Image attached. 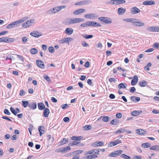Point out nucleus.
I'll list each match as a JSON object with an SVG mask.
<instances>
[{"mask_svg": "<svg viewBox=\"0 0 159 159\" xmlns=\"http://www.w3.org/2000/svg\"><path fill=\"white\" fill-rule=\"evenodd\" d=\"M84 21V20L83 18H69L66 23L68 25H70L82 22Z\"/></svg>", "mask_w": 159, "mask_h": 159, "instance_id": "f257e3e1", "label": "nucleus"}, {"mask_svg": "<svg viewBox=\"0 0 159 159\" xmlns=\"http://www.w3.org/2000/svg\"><path fill=\"white\" fill-rule=\"evenodd\" d=\"M25 20L22 19L20 20H18L8 24L7 25L6 28L8 29H10L12 28H15L19 26V24L21 22H23Z\"/></svg>", "mask_w": 159, "mask_h": 159, "instance_id": "f03ea898", "label": "nucleus"}, {"mask_svg": "<svg viewBox=\"0 0 159 159\" xmlns=\"http://www.w3.org/2000/svg\"><path fill=\"white\" fill-rule=\"evenodd\" d=\"M98 20L105 24H110L112 22V20L110 18L107 17H101L98 18Z\"/></svg>", "mask_w": 159, "mask_h": 159, "instance_id": "7ed1b4c3", "label": "nucleus"}, {"mask_svg": "<svg viewBox=\"0 0 159 159\" xmlns=\"http://www.w3.org/2000/svg\"><path fill=\"white\" fill-rule=\"evenodd\" d=\"M84 17L87 19H93L97 18L98 16L95 13H90L85 14L84 15Z\"/></svg>", "mask_w": 159, "mask_h": 159, "instance_id": "20e7f679", "label": "nucleus"}, {"mask_svg": "<svg viewBox=\"0 0 159 159\" xmlns=\"http://www.w3.org/2000/svg\"><path fill=\"white\" fill-rule=\"evenodd\" d=\"M123 152L122 150H119L115 151L109 155V157H116L120 155Z\"/></svg>", "mask_w": 159, "mask_h": 159, "instance_id": "39448f33", "label": "nucleus"}, {"mask_svg": "<svg viewBox=\"0 0 159 159\" xmlns=\"http://www.w3.org/2000/svg\"><path fill=\"white\" fill-rule=\"evenodd\" d=\"M34 19L29 20L23 24L22 27L25 28L29 27L31 25L32 23L34 22Z\"/></svg>", "mask_w": 159, "mask_h": 159, "instance_id": "423d86ee", "label": "nucleus"}, {"mask_svg": "<svg viewBox=\"0 0 159 159\" xmlns=\"http://www.w3.org/2000/svg\"><path fill=\"white\" fill-rule=\"evenodd\" d=\"M73 40V39L67 37L63 38L62 39L60 40V43H67L69 44V42H71Z\"/></svg>", "mask_w": 159, "mask_h": 159, "instance_id": "0eeeda50", "label": "nucleus"}, {"mask_svg": "<svg viewBox=\"0 0 159 159\" xmlns=\"http://www.w3.org/2000/svg\"><path fill=\"white\" fill-rule=\"evenodd\" d=\"M140 9L136 7H134L130 9L131 13L133 14H136L140 12Z\"/></svg>", "mask_w": 159, "mask_h": 159, "instance_id": "6e6552de", "label": "nucleus"}, {"mask_svg": "<svg viewBox=\"0 0 159 159\" xmlns=\"http://www.w3.org/2000/svg\"><path fill=\"white\" fill-rule=\"evenodd\" d=\"M139 20L137 19H135L134 23V25L136 26H142L144 25V24L143 23L140 22Z\"/></svg>", "mask_w": 159, "mask_h": 159, "instance_id": "1a4fd4ad", "label": "nucleus"}, {"mask_svg": "<svg viewBox=\"0 0 159 159\" xmlns=\"http://www.w3.org/2000/svg\"><path fill=\"white\" fill-rule=\"evenodd\" d=\"M85 10L84 9L80 8L75 11L73 13L74 15H78L84 12Z\"/></svg>", "mask_w": 159, "mask_h": 159, "instance_id": "9d476101", "label": "nucleus"}, {"mask_svg": "<svg viewBox=\"0 0 159 159\" xmlns=\"http://www.w3.org/2000/svg\"><path fill=\"white\" fill-rule=\"evenodd\" d=\"M73 30L71 28H67L65 31V33L67 34L70 35L73 33Z\"/></svg>", "mask_w": 159, "mask_h": 159, "instance_id": "9b49d317", "label": "nucleus"}, {"mask_svg": "<svg viewBox=\"0 0 159 159\" xmlns=\"http://www.w3.org/2000/svg\"><path fill=\"white\" fill-rule=\"evenodd\" d=\"M155 2L152 1H146L143 2V4L144 5H152L155 4Z\"/></svg>", "mask_w": 159, "mask_h": 159, "instance_id": "f8f14e48", "label": "nucleus"}, {"mask_svg": "<svg viewBox=\"0 0 159 159\" xmlns=\"http://www.w3.org/2000/svg\"><path fill=\"white\" fill-rule=\"evenodd\" d=\"M89 1H84L77 2L75 4V5L79 6L85 5L89 4Z\"/></svg>", "mask_w": 159, "mask_h": 159, "instance_id": "ddd939ff", "label": "nucleus"}, {"mask_svg": "<svg viewBox=\"0 0 159 159\" xmlns=\"http://www.w3.org/2000/svg\"><path fill=\"white\" fill-rule=\"evenodd\" d=\"M126 9L122 7L119 8L118 10V13L119 15H122L124 14L125 12Z\"/></svg>", "mask_w": 159, "mask_h": 159, "instance_id": "4468645a", "label": "nucleus"}, {"mask_svg": "<svg viewBox=\"0 0 159 159\" xmlns=\"http://www.w3.org/2000/svg\"><path fill=\"white\" fill-rule=\"evenodd\" d=\"M29 107L32 110H34L37 108V104L34 102L29 103Z\"/></svg>", "mask_w": 159, "mask_h": 159, "instance_id": "2eb2a0df", "label": "nucleus"}, {"mask_svg": "<svg viewBox=\"0 0 159 159\" xmlns=\"http://www.w3.org/2000/svg\"><path fill=\"white\" fill-rule=\"evenodd\" d=\"M136 133L139 134L143 135L146 133V131L143 129H136L135 130Z\"/></svg>", "mask_w": 159, "mask_h": 159, "instance_id": "dca6fc26", "label": "nucleus"}, {"mask_svg": "<svg viewBox=\"0 0 159 159\" xmlns=\"http://www.w3.org/2000/svg\"><path fill=\"white\" fill-rule=\"evenodd\" d=\"M50 111L48 108H46L43 111V115L45 117L48 116L49 114V113Z\"/></svg>", "mask_w": 159, "mask_h": 159, "instance_id": "f3484780", "label": "nucleus"}, {"mask_svg": "<svg viewBox=\"0 0 159 159\" xmlns=\"http://www.w3.org/2000/svg\"><path fill=\"white\" fill-rule=\"evenodd\" d=\"M48 143L50 145L53 143V141L54 140V138L53 137H51L50 135L48 136Z\"/></svg>", "mask_w": 159, "mask_h": 159, "instance_id": "a211bd4d", "label": "nucleus"}, {"mask_svg": "<svg viewBox=\"0 0 159 159\" xmlns=\"http://www.w3.org/2000/svg\"><path fill=\"white\" fill-rule=\"evenodd\" d=\"M131 100L134 102H137L140 100V98L136 96H131L130 97Z\"/></svg>", "mask_w": 159, "mask_h": 159, "instance_id": "6ab92c4d", "label": "nucleus"}, {"mask_svg": "<svg viewBox=\"0 0 159 159\" xmlns=\"http://www.w3.org/2000/svg\"><path fill=\"white\" fill-rule=\"evenodd\" d=\"M7 38L6 39V40H5V43H13L15 41V39L13 38H10L9 37H7Z\"/></svg>", "mask_w": 159, "mask_h": 159, "instance_id": "aec40b11", "label": "nucleus"}, {"mask_svg": "<svg viewBox=\"0 0 159 159\" xmlns=\"http://www.w3.org/2000/svg\"><path fill=\"white\" fill-rule=\"evenodd\" d=\"M103 143L102 142L100 141L94 143H93L92 144V146H100L103 145Z\"/></svg>", "mask_w": 159, "mask_h": 159, "instance_id": "412c9836", "label": "nucleus"}, {"mask_svg": "<svg viewBox=\"0 0 159 159\" xmlns=\"http://www.w3.org/2000/svg\"><path fill=\"white\" fill-rule=\"evenodd\" d=\"M30 34L31 36L36 38H38L40 36V34L39 33L37 32H35L34 31L31 33Z\"/></svg>", "mask_w": 159, "mask_h": 159, "instance_id": "4be33fe9", "label": "nucleus"}, {"mask_svg": "<svg viewBox=\"0 0 159 159\" xmlns=\"http://www.w3.org/2000/svg\"><path fill=\"white\" fill-rule=\"evenodd\" d=\"M147 82L144 80H143L139 83V85L141 87H145L147 84Z\"/></svg>", "mask_w": 159, "mask_h": 159, "instance_id": "5701e85b", "label": "nucleus"}, {"mask_svg": "<svg viewBox=\"0 0 159 159\" xmlns=\"http://www.w3.org/2000/svg\"><path fill=\"white\" fill-rule=\"evenodd\" d=\"M140 112L138 111H133L131 113L132 116H136L140 114Z\"/></svg>", "mask_w": 159, "mask_h": 159, "instance_id": "b1692460", "label": "nucleus"}, {"mask_svg": "<svg viewBox=\"0 0 159 159\" xmlns=\"http://www.w3.org/2000/svg\"><path fill=\"white\" fill-rule=\"evenodd\" d=\"M126 132V129L124 128H121L120 129L116 131L115 132V134H118L119 133H124Z\"/></svg>", "mask_w": 159, "mask_h": 159, "instance_id": "393cba45", "label": "nucleus"}, {"mask_svg": "<svg viewBox=\"0 0 159 159\" xmlns=\"http://www.w3.org/2000/svg\"><path fill=\"white\" fill-rule=\"evenodd\" d=\"M150 149L151 150H155L156 151H159V146L158 145H154L150 147Z\"/></svg>", "mask_w": 159, "mask_h": 159, "instance_id": "a878e982", "label": "nucleus"}, {"mask_svg": "<svg viewBox=\"0 0 159 159\" xmlns=\"http://www.w3.org/2000/svg\"><path fill=\"white\" fill-rule=\"evenodd\" d=\"M22 104L24 107L26 108L28 106H29V102L28 101H22Z\"/></svg>", "mask_w": 159, "mask_h": 159, "instance_id": "bb28decb", "label": "nucleus"}, {"mask_svg": "<svg viewBox=\"0 0 159 159\" xmlns=\"http://www.w3.org/2000/svg\"><path fill=\"white\" fill-rule=\"evenodd\" d=\"M91 26L93 27L101 26V25L98 22L94 21H91Z\"/></svg>", "mask_w": 159, "mask_h": 159, "instance_id": "cd10ccee", "label": "nucleus"}, {"mask_svg": "<svg viewBox=\"0 0 159 159\" xmlns=\"http://www.w3.org/2000/svg\"><path fill=\"white\" fill-rule=\"evenodd\" d=\"M30 53L33 54H35L38 52V50L35 48H31L30 51Z\"/></svg>", "mask_w": 159, "mask_h": 159, "instance_id": "c85d7f7f", "label": "nucleus"}, {"mask_svg": "<svg viewBox=\"0 0 159 159\" xmlns=\"http://www.w3.org/2000/svg\"><path fill=\"white\" fill-rule=\"evenodd\" d=\"M82 37L86 39H89L92 38L93 37V36L92 35H88L87 34H84L82 35Z\"/></svg>", "mask_w": 159, "mask_h": 159, "instance_id": "c756f323", "label": "nucleus"}, {"mask_svg": "<svg viewBox=\"0 0 159 159\" xmlns=\"http://www.w3.org/2000/svg\"><path fill=\"white\" fill-rule=\"evenodd\" d=\"M70 150V148L69 146H67L66 147L63 148L61 150V152H65L67 151V150Z\"/></svg>", "mask_w": 159, "mask_h": 159, "instance_id": "7c9ffc66", "label": "nucleus"}, {"mask_svg": "<svg viewBox=\"0 0 159 159\" xmlns=\"http://www.w3.org/2000/svg\"><path fill=\"white\" fill-rule=\"evenodd\" d=\"M82 138H83V137L81 136H79V137L72 136L71 137V139L72 140H80Z\"/></svg>", "mask_w": 159, "mask_h": 159, "instance_id": "2f4dec72", "label": "nucleus"}, {"mask_svg": "<svg viewBox=\"0 0 159 159\" xmlns=\"http://www.w3.org/2000/svg\"><path fill=\"white\" fill-rule=\"evenodd\" d=\"M117 1L118 0H111L110 1L107 2V3L112 5H117Z\"/></svg>", "mask_w": 159, "mask_h": 159, "instance_id": "473e14b6", "label": "nucleus"}, {"mask_svg": "<svg viewBox=\"0 0 159 159\" xmlns=\"http://www.w3.org/2000/svg\"><path fill=\"white\" fill-rule=\"evenodd\" d=\"M141 146L144 148H146L149 147L150 146V144L148 143H143L142 144Z\"/></svg>", "mask_w": 159, "mask_h": 159, "instance_id": "72a5a7b5", "label": "nucleus"}, {"mask_svg": "<svg viewBox=\"0 0 159 159\" xmlns=\"http://www.w3.org/2000/svg\"><path fill=\"white\" fill-rule=\"evenodd\" d=\"M123 20L127 22H130L131 23H134V20H135V19H123Z\"/></svg>", "mask_w": 159, "mask_h": 159, "instance_id": "f704fd0d", "label": "nucleus"}, {"mask_svg": "<svg viewBox=\"0 0 159 159\" xmlns=\"http://www.w3.org/2000/svg\"><path fill=\"white\" fill-rule=\"evenodd\" d=\"M45 131V129L43 126H40V136L44 133Z\"/></svg>", "mask_w": 159, "mask_h": 159, "instance_id": "c9c22d12", "label": "nucleus"}, {"mask_svg": "<svg viewBox=\"0 0 159 159\" xmlns=\"http://www.w3.org/2000/svg\"><path fill=\"white\" fill-rule=\"evenodd\" d=\"M92 128L91 125H86L83 127V129L84 130H88Z\"/></svg>", "mask_w": 159, "mask_h": 159, "instance_id": "e433bc0d", "label": "nucleus"}, {"mask_svg": "<svg viewBox=\"0 0 159 159\" xmlns=\"http://www.w3.org/2000/svg\"><path fill=\"white\" fill-rule=\"evenodd\" d=\"M118 123V120L116 119L113 120L110 122L111 124L113 125H116Z\"/></svg>", "mask_w": 159, "mask_h": 159, "instance_id": "4c0bfd02", "label": "nucleus"}, {"mask_svg": "<svg viewBox=\"0 0 159 159\" xmlns=\"http://www.w3.org/2000/svg\"><path fill=\"white\" fill-rule=\"evenodd\" d=\"M43 77L44 79L46 80L48 82H51V80L49 77L46 75H43Z\"/></svg>", "mask_w": 159, "mask_h": 159, "instance_id": "58836bf2", "label": "nucleus"}, {"mask_svg": "<svg viewBox=\"0 0 159 159\" xmlns=\"http://www.w3.org/2000/svg\"><path fill=\"white\" fill-rule=\"evenodd\" d=\"M68 142V139L66 138H63L61 141L60 145H63L66 143Z\"/></svg>", "mask_w": 159, "mask_h": 159, "instance_id": "ea45409f", "label": "nucleus"}, {"mask_svg": "<svg viewBox=\"0 0 159 159\" xmlns=\"http://www.w3.org/2000/svg\"><path fill=\"white\" fill-rule=\"evenodd\" d=\"M118 87L119 89H125L126 88V87L125 86V84L123 83H121L119 84L118 85Z\"/></svg>", "mask_w": 159, "mask_h": 159, "instance_id": "a19ab883", "label": "nucleus"}, {"mask_svg": "<svg viewBox=\"0 0 159 159\" xmlns=\"http://www.w3.org/2000/svg\"><path fill=\"white\" fill-rule=\"evenodd\" d=\"M120 157L125 159H129L130 158V157L129 156L126 155L124 154H121L120 156Z\"/></svg>", "mask_w": 159, "mask_h": 159, "instance_id": "79ce46f5", "label": "nucleus"}, {"mask_svg": "<svg viewBox=\"0 0 159 159\" xmlns=\"http://www.w3.org/2000/svg\"><path fill=\"white\" fill-rule=\"evenodd\" d=\"M83 151L82 150H77L74 151V152L72 153V154L74 155H75L77 154H79L83 152Z\"/></svg>", "mask_w": 159, "mask_h": 159, "instance_id": "37998d69", "label": "nucleus"}, {"mask_svg": "<svg viewBox=\"0 0 159 159\" xmlns=\"http://www.w3.org/2000/svg\"><path fill=\"white\" fill-rule=\"evenodd\" d=\"M81 44L82 46L84 47H87L89 46V45L85 41H82L81 42Z\"/></svg>", "mask_w": 159, "mask_h": 159, "instance_id": "c03bdc74", "label": "nucleus"}, {"mask_svg": "<svg viewBox=\"0 0 159 159\" xmlns=\"http://www.w3.org/2000/svg\"><path fill=\"white\" fill-rule=\"evenodd\" d=\"M10 111H11V112L15 116L17 115V112H16V111L15 109L12 107H11L10 108Z\"/></svg>", "mask_w": 159, "mask_h": 159, "instance_id": "a18cd8bd", "label": "nucleus"}, {"mask_svg": "<svg viewBox=\"0 0 159 159\" xmlns=\"http://www.w3.org/2000/svg\"><path fill=\"white\" fill-rule=\"evenodd\" d=\"M98 157L97 155H90L87 156L88 159L95 158Z\"/></svg>", "mask_w": 159, "mask_h": 159, "instance_id": "49530a36", "label": "nucleus"}, {"mask_svg": "<svg viewBox=\"0 0 159 159\" xmlns=\"http://www.w3.org/2000/svg\"><path fill=\"white\" fill-rule=\"evenodd\" d=\"M28 40V38L25 37L24 36L22 38V42L24 43H25Z\"/></svg>", "mask_w": 159, "mask_h": 159, "instance_id": "de8ad7c7", "label": "nucleus"}, {"mask_svg": "<svg viewBox=\"0 0 159 159\" xmlns=\"http://www.w3.org/2000/svg\"><path fill=\"white\" fill-rule=\"evenodd\" d=\"M48 50L50 52L52 53H53L54 52V48L52 46H51L48 48Z\"/></svg>", "mask_w": 159, "mask_h": 159, "instance_id": "09e8293b", "label": "nucleus"}, {"mask_svg": "<svg viewBox=\"0 0 159 159\" xmlns=\"http://www.w3.org/2000/svg\"><path fill=\"white\" fill-rule=\"evenodd\" d=\"M125 2V1L124 0H118L117 2V5L124 3Z\"/></svg>", "mask_w": 159, "mask_h": 159, "instance_id": "8fccbe9b", "label": "nucleus"}, {"mask_svg": "<svg viewBox=\"0 0 159 159\" xmlns=\"http://www.w3.org/2000/svg\"><path fill=\"white\" fill-rule=\"evenodd\" d=\"M7 37H2L0 38V42H5V40H6V39H7Z\"/></svg>", "mask_w": 159, "mask_h": 159, "instance_id": "3c124183", "label": "nucleus"}, {"mask_svg": "<svg viewBox=\"0 0 159 159\" xmlns=\"http://www.w3.org/2000/svg\"><path fill=\"white\" fill-rule=\"evenodd\" d=\"M153 47L155 48L159 49V43H155L153 44Z\"/></svg>", "mask_w": 159, "mask_h": 159, "instance_id": "603ef678", "label": "nucleus"}, {"mask_svg": "<svg viewBox=\"0 0 159 159\" xmlns=\"http://www.w3.org/2000/svg\"><path fill=\"white\" fill-rule=\"evenodd\" d=\"M93 154H95L94 155H98L99 153V151L98 150V149H93Z\"/></svg>", "mask_w": 159, "mask_h": 159, "instance_id": "864d4df0", "label": "nucleus"}, {"mask_svg": "<svg viewBox=\"0 0 159 159\" xmlns=\"http://www.w3.org/2000/svg\"><path fill=\"white\" fill-rule=\"evenodd\" d=\"M115 145H116L115 144L114 141L113 142H110L108 144V146L109 147H111L112 146H114Z\"/></svg>", "mask_w": 159, "mask_h": 159, "instance_id": "5fc2aeb1", "label": "nucleus"}, {"mask_svg": "<svg viewBox=\"0 0 159 159\" xmlns=\"http://www.w3.org/2000/svg\"><path fill=\"white\" fill-rule=\"evenodd\" d=\"M45 109V107L44 104L42 102H40V110H43Z\"/></svg>", "mask_w": 159, "mask_h": 159, "instance_id": "6e6d98bb", "label": "nucleus"}, {"mask_svg": "<svg viewBox=\"0 0 159 159\" xmlns=\"http://www.w3.org/2000/svg\"><path fill=\"white\" fill-rule=\"evenodd\" d=\"M4 113L7 115H10L11 114L9 111L7 109H5L4 110Z\"/></svg>", "mask_w": 159, "mask_h": 159, "instance_id": "4d7b16f0", "label": "nucleus"}, {"mask_svg": "<svg viewBox=\"0 0 159 159\" xmlns=\"http://www.w3.org/2000/svg\"><path fill=\"white\" fill-rule=\"evenodd\" d=\"M153 26H149L147 27L146 29L148 31L153 32Z\"/></svg>", "mask_w": 159, "mask_h": 159, "instance_id": "13d9d810", "label": "nucleus"}, {"mask_svg": "<svg viewBox=\"0 0 159 159\" xmlns=\"http://www.w3.org/2000/svg\"><path fill=\"white\" fill-rule=\"evenodd\" d=\"M109 117L108 116H105L102 118V120L105 122H107L109 120Z\"/></svg>", "mask_w": 159, "mask_h": 159, "instance_id": "bf43d9fd", "label": "nucleus"}, {"mask_svg": "<svg viewBox=\"0 0 159 159\" xmlns=\"http://www.w3.org/2000/svg\"><path fill=\"white\" fill-rule=\"evenodd\" d=\"M116 116L117 118H120L122 117V114L120 113H118L116 114Z\"/></svg>", "mask_w": 159, "mask_h": 159, "instance_id": "052dcab7", "label": "nucleus"}, {"mask_svg": "<svg viewBox=\"0 0 159 159\" xmlns=\"http://www.w3.org/2000/svg\"><path fill=\"white\" fill-rule=\"evenodd\" d=\"M114 142H115L116 145L117 144H118L120 143H121L122 142L120 140H119V139H117L116 140L114 141Z\"/></svg>", "mask_w": 159, "mask_h": 159, "instance_id": "680f3d73", "label": "nucleus"}, {"mask_svg": "<svg viewBox=\"0 0 159 159\" xmlns=\"http://www.w3.org/2000/svg\"><path fill=\"white\" fill-rule=\"evenodd\" d=\"M49 12L51 13H56L55 8H53L49 10Z\"/></svg>", "mask_w": 159, "mask_h": 159, "instance_id": "e2e57ef3", "label": "nucleus"}, {"mask_svg": "<svg viewBox=\"0 0 159 159\" xmlns=\"http://www.w3.org/2000/svg\"><path fill=\"white\" fill-rule=\"evenodd\" d=\"M137 82H136V81L134 80H132L131 81V84L133 86H134L136 85Z\"/></svg>", "mask_w": 159, "mask_h": 159, "instance_id": "0e129e2a", "label": "nucleus"}, {"mask_svg": "<svg viewBox=\"0 0 159 159\" xmlns=\"http://www.w3.org/2000/svg\"><path fill=\"white\" fill-rule=\"evenodd\" d=\"M68 106V105L67 104H62L61 106V107L63 109H65Z\"/></svg>", "mask_w": 159, "mask_h": 159, "instance_id": "69168bd1", "label": "nucleus"}, {"mask_svg": "<svg viewBox=\"0 0 159 159\" xmlns=\"http://www.w3.org/2000/svg\"><path fill=\"white\" fill-rule=\"evenodd\" d=\"M25 92L23 90H21L20 91V94L21 96H23L25 94Z\"/></svg>", "mask_w": 159, "mask_h": 159, "instance_id": "338daca9", "label": "nucleus"}, {"mask_svg": "<svg viewBox=\"0 0 159 159\" xmlns=\"http://www.w3.org/2000/svg\"><path fill=\"white\" fill-rule=\"evenodd\" d=\"M134 159H141L142 157L139 156H135L134 157Z\"/></svg>", "mask_w": 159, "mask_h": 159, "instance_id": "774afa93", "label": "nucleus"}]
</instances>
